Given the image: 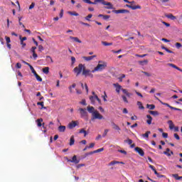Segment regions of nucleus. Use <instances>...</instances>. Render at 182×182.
<instances>
[{
    "instance_id": "nucleus-2",
    "label": "nucleus",
    "mask_w": 182,
    "mask_h": 182,
    "mask_svg": "<svg viewBox=\"0 0 182 182\" xmlns=\"http://www.w3.org/2000/svg\"><path fill=\"white\" fill-rule=\"evenodd\" d=\"M107 68V63L105 61L100 60L98 61L97 65L92 70V73H95V72H102V70H105V68Z\"/></svg>"
},
{
    "instance_id": "nucleus-19",
    "label": "nucleus",
    "mask_w": 182,
    "mask_h": 182,
    "mask_svg": "<svg viewBox=\"0 0 182 182\" xmlns=\"http://www.w3.org/2000/svg\"><path fill=\"white\" fill-rule=\"evenodd\" d=\"M136 105L140 110H144V106H143V104L141 103V102L138 101L136 102Z\"/></svg>"
},
{
    "instance_id": "nucleus-26",
    "label": "nucleus",
    "mask_w": 182,
    "mask_h": 182,
    "mask_svg": "<svg viewBox=\"0 0 182 182\" xmlns=\"http://www.w3.org/2000/svg\"><path fill=\"white\" fill-rule=\"evenodd\" d=\"M90 100L92 103V105H95V100H96V95L95 96H90Z\"/></svg>"
},
{
    "instance_id": "nucleus-35",
    "label": "nucleus",
    "mask_w": 182,
    "mask_h": 182,
    "mask_svg": "<svg viewBox=\"0 0 182 182\" xmlns=\"http://www.w3.org/2000/svg\"><path fill=\"white\" fill-rule=\"evenodd\" d=\"M85 4H89L90 5H95V1H91L90 0H82Z\"/></svg>"
},
{
    "instance_id": "nucleus-51",
    "label": "nucleus",
    "mask_w": 182,
    "mask_h": 182,
    "mask_svg": "<svg viewBox=\"0 0 182 182\" xmlns=\"http://www.w3.org/2000/svg\"><path fill=\"white\" fill-rule=\"evenodd\" d=\"M72 87L75 89V87H76V84H73L71 86L69 87L70 93H72Z\"/></svg>"
},
{
    "instance_id": "nucleus-15",
    "label": "nucleus",
    "mask_w": 182,
    "mask_h": 182,
    "mask_svg": "<svg viewBox=\"0 0 182 182\" xmlns=\"http://www.w3.org/2000/svg\"><path fill=\"white\" fill-rule=\"evenodd\" d=\"M58 130L60 132V133H65V132H66V127L60 125L58 127Z\"/></svg>"
},
{
    "instance_id": "nucleus-28",
    "label": "nucleus",
    "mask_w": 182,
    "mask_h": 182,
    "mask_svg": "<svg viewBox=\"0 0 182 182\" xmlns=\"http://www.w3.org/2000/svg\"><path fill=\"white\" fill-rule=\"evenodd\" d=\"M75 144V136H72L70 139V146H73Z\"/></svg>"
},
{
    "instance_id": "nucleus-47",
    "label": "nucleus",
    "mask_w": 182,
    "mask_h": 182,
    "mask_svg": "<svg viewBox=\"0 0 182 182\" xmlns=\"http://www.w3.org/2000/svg\"><path fill=\"white\" fill-rule=\"evenodd\" d=\"M107 133H109V129H105L102 137H106V136H107Z\"/></svg>"
},
{
    "instance_id": "nucleus-24",
    "label": "nucleus",
    "mask_w": 182,
    "mask_h": 182,
    "mask_svg": "<svg viewBox=\"0 0 182 182\" xmlns=\"http://www.w3.org/2000/svg\"><path fill=\"white\" fill-rule=\"evenodd\" d=\"M68 15L71 16H79V14L76 11H68Z\"/></svg>"
},
{
    "instance_id": "nucleus-33",
    "label": "nucleus",
    "mask_w": 182,
    "mask_h": 182,
    "mask_svg": "<svg viewBox=\"0 0 182 182\" xmlns=\"http://www.w3.org/2000/svg\"><path fill=\"white\" fill-rule=\"evenodd\" d=\"M43 72L46 75H48V73H49V67H45L44 68H43Z\"/></svg>"
},
{
    "instance_id": "nucleus-3",
    "label": "nucleus",
    "mask_w": 182,
    "mask_h": 182,
    "mask_svg": "<svg viewBox=\"0 0 182 182\" xmlns=\"http://www.w3.org/2000/svg\"><path fill=\"white\" fill-rule=\"evenodd\" d=\"M85 69H86V67L85 66V65L79 64L77 67H75L73 69V72L74 73H76V76H79L80 74L82 73V72H83Z\"/></svg>"
},
{
    "instance_id": "nucleus-7",
    "label": "nucleus",
    "mask_w": 182,
    "mask_h": 182,
    "mask_svg": "<svg viewBox=\"0 0 182 182\" xmlns=\"http://www.w3.org/2000/svg\"><path fill=\"white\" fill-rule=\"evenodd\" d=\"M112 12L114 14H130V11L126 9L113 10Z\"/></svg>"
},
{
    "instance_id": "nucleus-44",
    "label": "nucleus",
    "mask_w": 182,
    "mask_h": 182,
    "mask_svg": "<svg viewBox=\"0 0 182 182\" xmlns=\"http://www.w3.org/2000/svg\"><path fill=\"white\" fill-rule=\"evenodd\" d=\"M105 150V148L98 149L97 150L94 151V153H100L101 151H103Z\"/></svg>"
},
{
    "instance_id": "nucleus-27",
    "label": "nucleus",
    "mask_w": 182,
    "mask_h": 182,
    "mask_svg": "<svg viewBox=\"0 0 182 182\" xmlns=\"http://www.w3.org/2000/svg\"><path fill=\"white\" fill-rule=\"evenodd\" d=\"M149 114H152V116H159V112L157 111H149Z\"/></svg>"
},
{
    "instance_id": "nucleus-10",
    "label": "nucleus",
    "mask_w": 182,
    "mask_h": 182,
    "mask_svg": "<svg viewBox=\"0 0 182 182\" xmlns=\"http://www.w3.org/2000/svg\"><path fill=\"white\" fill-rule=\"evenodd\" d=\"M77 126V121H72L68 125V129H75V127Z\"/></svg>"
},
{
    "instance_id": "nucleus-45",
    "label": "nucleus",
    "mask_w": 182,
    "mask_h": 182,
    "mask_svg": "<svg viewBox=\"0 0 182 182\" xmlns=\"http://www.w3.org/2000/svg\"><path fill=\"white\" fill-rule=\"evenodd\" d=\"M124 143H127L128 144H132L133 143V140L128 139L124 141Z\"/></svg>"
},
{
    "instance_id": "nucleus-5",
    "label": "nucleus",
    "mask_w": 182,
    "mask_h": 182,
    "mask_svg": "<svg viewBox=\"0 0 182 182\" xmlns=\"http://www.w3.org/2000/svg\"><path fill=\"white\" fill-rule=\"evenodd\" d=\"M82 75L84 76H90V77H93V74H92V71L90 70H86V68H84V70L82 71Z\"/></svg>"
},
{
    "instance_id": "nucleus-4",
    "label": "nucleus",
    "mask_w": 182,
    "mask_h": 182,
    "mask_svg": "<svg viewBox=\"0 0 182 182\" xmlns=\"http://www.w3.org/2000/svg\"><path fill=\"white\" fill-rule=\"evenodd\" d=\"M78 110L82 119H87V112H86V109L80 108Z\"/></svg>"
},
{
    "instance_id": "nucleus-17",
    "label": "nucleus",
    "mask_w": 182,
    "mask_h": 182,
    "mask_svg": "<svg viewBox=\"0 0 182 182\" xmlns=\"http://www.w3.org/2000/svg\"><path fill=\"white\" fill-rule=\"evenodd\" d=\"M112 127L114 130H117L118 132H120L121 130L120 127L116 124L114 122H112Z\"/></svg>"
},
{
    "instance_id": "nucleus-52",
    "label": "nucleus",
    "mask_w": 182,
    "mask_h": 182,
    "mask_svg": "<svg viewBox=\"0 0 182 182\" xmlns=\"http://www.w3.org/2000/svg\"><path fill=\"white\" fill-rule=\"evenodd\" d=\"M16 68L17 69H21V68H22V64H21L20 63H17L16 64Z\"/></svg>"
},
{
    "instance_id": "nucleus-64",
    "label": "nucleus",
    "mask_w": 182,
    "mask_h": 182,
    "mask_svg": "<svg viewBox=\"0 0 182 182\" xmlns=\"http://www.w3.org/2000/svg\"><path fill=\"white\" fill-rule=\"evenodd\" d=\"M35 50H36V47H32L31 49V52H32V53H35Z\"/></svg>"
},
{
    "instance_id": "nucleus-53",
    "label": "nucleus",
    "mask_w": 182,
    "mask_h": 182,
    "mask_svg": "<svg viewBox=\"0 0 182 182\" xmlns=\"http://www.w3.org/2000/svg\"><path fill=\"white\" fill-rule=\"evenodd\" d=\"M162 136H163L164 139H167V137H168V134H167L166 132H163Z\"/></svg>"
},
{
    "instance_id": "nucleus-8",
    "label": "nucleus",
    "mask_w": 182,
    "mask_h": 182,
    "mask_svg": "<svg viewBox=\"0 0 182 182\" xmlns=\"http://www.w3.org/2000/svg\"><path fill=\"white\" fill-rule=\"evenodd\" d=\"M43 122V119L42 118H39L36 121V123H37L38 127H42L43 126V129H45V123L42 124Z\"/></svg>"
},
{
    "instance_id": "nucleus-16",
    "label": "nucleus",
    "mask_w": 182,
    "mask_h": 182,
    "mask_svg": "<svg viewBox=\"0 0 182 182\" xmlns=\"http://www.w3.org/2000/svg\"><path fill=\"white\" fill-rule=\"evenodd\" d=\"M70 39L73 41V42H77V43H82V41H80L77 37L70 36Z\"/></svg>"
},
{
    "instance_id": "nucleus-9",
    "label": "nucleus",
    "mask_w": 182,
    "mask_h": 182,
    "mask_svg": "<svg viewBox=\"0 0 182 182\" xmlns=\"http://www.w3.org/2000/svg\"><path fill=\"white\" fill-rule=\"evenodd\" d=\"M68 161H69L70 163H74L75 164H78V163L80 161V160L77 159V157L76 156V155L73 156V159H68Z\"/></svg>"
},
{
    "instance_id": "nucleus-12",
    "label": "nucleus",
    "mask_w": 182,
    "mask_h": 182,
    "mask_svg": "<svg viewBox=\"0 0 182 182\" xmlns=\"http://www.w3.org/2000/svg\"><path fill=\"white\" fill-rule=\"evenodd\" d=\"M104 5L105 6V9H113V4L110 2L105 1Z\"/></svg>"
},
{
    "instance_id": "nucleus-23",
    "label": "nucleus",
    "mask_w": 182,
    "mask_h": 182,
    "mask_svg": "<svg viewBox=\"0 0 182 182\" xmlns=\"http://www.w3.org/2000/svg\"><path fill=\"white\" fill-rule=\"evenodd\" d=\"M146 107L147 109H149V110H154V109H156V105L147 104Z\"/></svg>"
},
{
    "instance_id": "nucleus-63",
    "label": "nucleus",
    "mask_w": 182,
    "mask_h": 182,
    "mask_svg": "<svg viewBox=\"0 0 182 182\" xmlns=\"http://www.w3.org/2000/svg\"><path fill=\"white\" fill-rule=\"evenodd\" d=\"M33 8H35V3H31L29 6V9H33Z\"/></svg>"
},
{
    "instance_id": "nucleus-20",
    "label": "nucleus",
    "mask_w": 182,
    "mask_h": 182,
    "mask_svg": "<svg viewBox=\"0 0 182 182\" xmlns=\"http://www.w3.org/2000/svg\"><path fill=\"white\" fill-rule=\"evenodd\" d=\"M146 117L148 118V119L146 120L147 124H151V122L153 121V117H151L150 114H147Z\"/></svg>"
},
{
    "instance_id": "nucleus-30",
    "label": "nucleus",
    "mask_w": 182,
    "mask_h": 182,
    "mask_svg": "<svg viewBox=\"0 0 182 182\" xmlns=\"http://www.w3.org/2000/svg\"><path fill=\"white\" fill-rule=\"evenodd\" d=\"M102 45L104 46H112L113 45V43H107L106 41H102Z\"/></svg>"
},
{
    "instance_id": "nucleus-14",
    "label": "nucleus",
    "mask_w": 182,
    "mask_h": 182,
    "mask_svg": "<svg viewBox=\"0 0 182 182\" xmlns=\"http://www.w3.org/2000/svg\"><path fill=\"white\" fill-rule=\"evenodd\" d=\"M126 6L127 8H130V9H132L133 11H135V9H141V6H132V5L126 4Z\"/></svg>"
},
{
    "instance_id": "nucleus-13",
    "label": "nucleus",
    "mask_w": 182,
    "mask_h": 182,
    "mask_svg": "<svg viewBox=\"0 0 182 182\" xmlns=\"http://www.w3.org/2000/svg\"><path fill=\"white\" fill-rule=\"evenodd\" d=\"M113 86H114V87H116V92L117 93H120V90H122V89H123L122 87V85H119V83H114L113 84Z\"/></svg>"
},
{
    "instance_id": "nucleus-25",
    "label": "nucleus",
    "mask_w": 182,
    "mask_h": 182,
    "mask_svg": "<svg viewBox=\"0 0 182 182\" xmlns=\"http://www.w3.org/2000/svg\"><path fill=\"white\" fill-rule=\"evenodd\" d=\"M155 98L156 99V100H159V102H160V103H161V105H164V106H167V107H171V105H168V103H164L163 102H161V100H160L157 97H155Z\"/></svg>"
},
{
    "instance_id": "nucleus-31",
    "label": "nucleus",
    "mask_w": 182,
    "mask_h": 182,
    "mask_svg": "<svg viewBox=\"0 0 182 182\" xmlns=\"http://www.w3.org/2000/svg\"><path fill=\"white\" fill-rule=\"evenodd\" d=\"M139 65H141L144 66V65H147L149 63V60H144L142 61H139Z\"/></svg>"
},
{
    "instance_id": "nucleus-41",
    "label": "nucleus",
    "mask_w": 182,
    "mask_h": 182,
    "mask_svg": "<svg viewBox=\"0 0 182 182\" xmlns=\"http://www.w3.org/2000/svg\"><path fill=\"white\" fill-rule=\"evenodd\" d=\"M122 100L124 103H129V100H127V97L125 95H122Z\"/></svg>"
},
{
    "instance_id": "nucleus-43",
    "label": "nucleus",
    "mask_w": 182,
    "mask_h": 182,
    "mask_svg": "<svg viewBox=\"0 0 182 182\" xmlns=\"http://www.w3.org/2000/svg\"><path fill=\"white\" fill-rule=\"evenodd\" d=\"M30 69H31V72H32V73L35 75L36 74H37L36 73V71L35 70V68H33V67L32 66V65H30Z\"/></svg>"
},
{
    "instance_id": "nucleus-22",
    "label": "nucleus",
    "mask_w": 182,
    "mask_h": 182,
    "mask_svg": "<svg viewBox=\"0 0 182 182\" xmlns=\"http://www.w3.org/2000/svg\"><path fill=\"white\" fill-rule=\"evenodd\" d=\"M168 124L169 125L170 130H173V129H174V124L173 123V121L168 120Z\"/></svg>"
},
{
    "instance_id": "nucleus-62",
    "label": "nucleus",
    "mask_w": 182,
    "mask_h": 182,
    "mask_svg": "<svg viewBox=\"0 0 182 182\" xmlns=\"http://www.w3.org/2000/svg\"><path fill=\"white\" fill-rule=\"evenodd\" d=\"M95 143H91L90 144V146H88V149H93L95 147Z\"/></svg>"
},
{
    "instance_id": "nucleus-59",
    "label": "nucleus",
    "mask_w": 182,
    "mask_h": 182,
    "mask_svg": "<svg viewBox=\"0 0 182 182\" xmlns=\"http://www.w3.org/2000/svg\"><path fill=\"white\" fill-rule=\"evenodd\" d=\"M72 65L76 62V58L75 57H71Z\"/></svg>"
},
{
    "instance_id": "nucleus-50",
    "label": "nucleus",
    "mask_w": 182,
    "mask_h": 182,
    "mask_svg": "<svg viewBox=\"0 0 182 182\" xmlns=\"http://www.w3.org/2000/svg\"><path fill=\"white\" fill-rule=\"evenodd\" d=\"M175 46L177 49H180L181 48V43H176Z\"/></svg>"
},
{
    "instance_id": "nucleus-55",
    "label": "nucleus",
    "mask_w": 182,
    "mask_h": 182,
    "mask_svg": "<svg viewBox=\"0 0 182 182\" xmlns=\"http://www.w3.org/2000/svg\"><path fill=\"white\" fill-rule=\"evenodd\" d=\"M173 137H175V139H176V140H180V136H178V134L177 133L173 134Z\"/></svg>"
},
{
    "instance_id": "nucleus-40",
    "label": "nucleus",
    "mask_w": 182,
    "mask_h": 182,
    "mask_svg": "<svg viewBox=\"0 0 182 182\" xmlns=\"http://www.w3.org/2000/svg\"><path fill=\"white\" fill-rule=\"evenodd\" d=\"M119 163L117 161H112L109 164V166H114V164H119Z\"/></svg>"
},
{
    "instance_id": "nucleus-1",
    "label": "nucleus",
    "mask_w": 182,
    "mask_h": 182,
    "mask_svg": "<svg viewBox=\"0 0 182 182\" xmlns=\"http://www.w3.org/2000/svg\"><path fill=\"white\" fill-rule=\"evenodd\" d=\"M87 111L89 113H92V118L91 120H96V119H98V120H102L103 119V115L100 114L99 113V111L95 110V107L88 106L87 107Z\"/></svg>"
},
{
    "instance_id": "nucleus-38",
    "label": "nucleus",
    "mask_w": 182,
    "mask_h": 182,
    "mask_svg": "<svg viewBox=\"0 0 182 182\" xmlns=\"http://www.w3.org/2000/svg\"><path fill=\"white\" fill-rule=\"evenodd\" d=\"M34 76L36 77L38 82H42V77H41V76H39V75H38V73L34 75Z\"/></svg>"
},
{
    "instance_id": "nucleus-6",
    "label": "nucleus",
    "mask_w": 182,
    "mask_h": 182,
    "mask_svg": "<svg viewBox=\"0 0 182 182\" xmlns=\"http://www.w3.org/2000/svg\"><path fill=\"white\" fill-rule=\"evenodd\" d=\"M134 150L139 154V156H141V157H144V151H143V149L136 146L135 147Z\"/></svg>"
},
{
    "instance_id": "nucleus-61",
    "label": "nucleus",
    "mask_w": 182,
    "mask_h": 182,
    "mask_svg": "<svg viewBox=\"0 0 182 182\" xmlns=\"http://www.w3.org/2000/svg\"><path fill=\"white\" fill-rule=\"evenodd\" d=\"M56 2V1L55 0H50V6H53V5H55V3Z\"/></svg>"
},
{
    "instance_id": "nucleus-34",
    "label": "nucleus",
    "mask_w": 182,
    "mask_h": 182,
    "mask_svg": "<svg viewBox=\"0 0 182 182\" xmlns=\"http://www.w3.org/2000/svg\"><path fill=\"white\" fill-rule=\"evenodd\" d=\"M170 149L167 148L166 149V151H164V154L166 155V156H168V157H170V156H171V154H170Z\"/></svg>"
},
{
    "instance_id": "nucleus-29",
    "label": "nucleus",
    "mask_w": 182,
    "mask_h": 182,
    "mask_svg": "<svg viewBox=\"0 0 182 182\" xmlns=\"http://www.w3.org/2000/svg\"><path fill=\"white\" fill-rule=\"evenodd\" d=\"M46 60L48 62V63H53V59H52V57L49 55L46 56Z\"/></svg>"
},
{
    "instance_id": "nucleus-54",
    "label": "nucleus",
    "mask_w": 182,
    "mask_h": 182,
    "mask_svg": "<svg viewBox=\"0 0 182 182\" xmlns=\"http://www.w3.org/2000/svg\"><path fill=\"white\" fill-rule=\"evenodd\" d=\"M92 16H93V15L92 14H89L88 16H87L85 17L86 21H90V18H92Z\"/></svg>"
},
{
    "instance_id": "nucleus-32",
    "label": "nucleus",
    "mask_w": 182,
    "mask_h": 182,
    "mask_svg": "<svg viewBox=\"0 0 182 182\" xmlns=\"http://www.w3.org/2000/svg\"><path fill=\"white\" fill-rule=\"evenodd\" d=\"M79 133L80 134H82V133L84 134V136L86 137V136H87V132H86V130H85V129H81L79 132Z\"/></svg>"
},
{
    "instance_id": "nucleus-46",
    "label": "nucleus",
    "mask_w": 182,
    "mask_h": 182,
    "mask_svg": "<svg viewBox=\"0 0 182 182\" xmlns=\"http://www.w3.org/2000/svg\"><path fill=\"white\" fill-rule=\"evenodd\" d=\"M172 177H173L176 180H180L178 174H177V173L172 174Z\"/></svg>"
},
{
    "instance_id": "nucleus-60",
    "label": "nucleus",
    "mask_w": 182,
    "mask_h": 182,
    "mask_svg": "<svg viewBox=\"0 0 182 182\" xmlns=\"http://www.w3.org/2000/svg\"><path fill=\"white\" fill-rule=\"evenodd\" d=\"M112 53H120V52H122V49L118 50L117 51L114 50H112Z\"/></svg>"
},
{
    "instance_id": "nucleus-37",
    "label": "nucleus",
    "mask_w": 182,
    "mask_h": 182,
    "mask_svg": "<svg viewBox=\"0 0 182 182\" xmlns=\"http://www.w3.org/2000/svg\"><path fill=\"white\" fill-rule=\"evenodd\" d=\"M168 66H171V68H173V69H176L178 70V67H177V65L173 64V63H168L167 64Z\"/></svg>"
},
{
    "instance_id": "nucleus-36",
    "label": "nucleus",
    "mask_w": 182,
    "mask_h": 182,
    "mask_svg": "<svg viewBox=\"0 0 182 182\" xmlns=\"http://www.w3.org/2000/svg\"><path fill=\"white\" fill-rule=\"evenodd\" d=\"M151 132L150 131H147L145 134H142V137H146V139H149V134H150Z\"/></svg>"
},
{
    "instance_id": "nucleus-57",
    "label": "nucleus",
    "mask_w": 182,
    "mask_h": 182,
    "mask_svg": "<svg viewBox=\"0 0 182 182\" xmlns=\"http://www.w3.org/2000/svg\"><path fill=\"white\" fill-rule=\"evenodd\" d=\"M43 46H42V45H40V46H38V50H39V52H42V50H43Z\"/></svg>"
},
{
    "instance_id": "nucleus-11",
    "label": "nucleus",
    "mask_w": 182,
    "mask_h": 182,
    "mask_svg": "<svg viewBox=\"0 0 182 182\" xmlns=\"http://www.w3.org/2000/svg\"><path fill=\"white\" fill-rule=\"evenodd\" d=\"M95 58H96V55L88 56V57L83 56L82 59H84V60H85L86 62H90V60H93Z\"/></svg>"
},
{
    "instance_id": "nucleus-21",
    "label": "nucleus",
    "mask_w": 182,
    "mask_h": 182,
    "mask_svg": "<svg viewBox=\"0 0 182 182\" xmlns=\"http://www.w3.org/2000/svg\"><path fill=\"white\" fill-rule=\"evenodd\" d=\"M105 2H106L105 0H94V5L97 4H102V5H105Z\"/></svg>"
},
{
    "instance_id": "nucleus-49",
    "label": "nucleus",
    "mask_w": 182,
    "mask_h": 182,
    "mask_svg": "<svg viewBox=\"0 0 182 182\" xmlns=\"http://www.w3.org/2000/svg\"><path fill=\"white\" fill-rule=\"evenodd\" d=\"M5 39H6V43H11V38L6 36Z\"/></svg>"
},
{
    "instance_id": "nucleus-48",
    "label": "nucleus",
    "mask_w": 182,
    "mask_h": 182,
    "mask_svg": "<svg viewBox=\"0 0 182 182\" xmlns=\"http://www.w3.org/2000/svg\"><path fill=\"white\" fill-rule=\"evenodd\" d=\"M141 73H144V75H145V76H147V77H150V76H151V75L146 71H141Z\"/></svg>"
},
{
    "instance_id": "nucleus-18",
    "label": "nucleus",
    "mask_w": 182,
    "mask_h": 182,
    "mask_svg": "<svg viewBox=\"0 0 182 182\" xmlns=\"http://www.w3.org/2000/svg\"><path fill=\"white\" fill-rule=\"evenodd\" d=\"M166 17L168 18V19H171V21H176V19H177V17L171 14L166 15Z\"/></svg>"
},
{
    "instance_id": "nucleus-56",
    "label": "nucleus",
    "mask_w": 182,
    "mask_h": 182,
    "mask_svg": "<svg viewBox=\"0 0 182 182\" xmlns=\"http://www.w3.org/2000/svg\"><path fill=\"white\" fill-rule=\"evenodd\" d=\"M119 153H122V154H124L126 156V154H127V151H124V150H118Z\"/></svg>"
},
{
    "instance_id": "nucleus-42",
    "label": "nucleus",
    "mask_w": 182,
    "mask_h": 182,
    "mask_svg": "<svg viewBox=\"0 0 182 182\" xmlns=\"http://www.w3.org/2000/svg\"><path fill=\"white\" fill-rule=\"evenodd\" d=\"M124 77H126V75L122 74L121 77H118V80H119V82H123V79H124Z\"/></svg>"
},
{
    "instance_id": "nucleus-39",
    "label": "nucleus",
    "mask_w": 182,
    "mask_h": 182,
    "mask_svg": "<svg viewBox=\"0 0 182 182\" xmlns=\"http://www.w3.org/2000/svg\"><path fill=\"white\" fill-rule=\"evenodd\" d=\"M43 104H44L43 102H37V105L38 106H41V109H46V107H43Z\"/></svg>"
},
{
    "instance_id": "nucleus-58",
    "label": "nucleus",
    "mask_w": 182,
    "mask_h": 182,
    "mask_svg": "<svg viewBox=\"0 0 182 182\" xmlns=\"http://www.w3.org/2000/svg\"><path fill=\"white\" fill-rule=\"evenodd\" d=\"M110 18V16L109 15H104L103 19L105 21H107V19H109Z\"/></svg>"
}]
</instances>
